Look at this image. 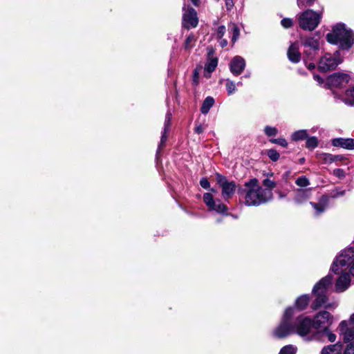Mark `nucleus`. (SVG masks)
<instances>
[{
  "label": "nucleus",
  "instance_id": "62",
  "mask_svg": "<svg viewBox=\"0 0 354 354\" xmlns=\"http://www.w3.org/2000/svg\"><path fill=\"white\" fill-rule=\"evenodd\" d=\"M206 113H207V112L203 111V115H205Z\"/></svg>",
  "mask_w": 354,
  "mask_h": 354
},
{
  "label": "nucleus",
  "instance_id": "9",
  "mask_svg": "<svg viewBox=\"0 0 354 354\" xmlns=\"http://www.w3.org/2000/svg\"><path fill=\"white\" fill-rule=\"evenodd\" d=\"M302 46L305 48L304 55L311 59L317 55L320 48V41L316 37H306L301 39Z\"/></svg>",
  "mask_w": 354,
  "mask_h": 354
},
{
  "label": "nucleus",
  "instance_id": "33",
  "mask_svg": "<svg viewBox=\"0 0 354 354\" xmlns=\"http://www.w3.org/2000/svg\"><path fill=\"white\" fill-rule=\"evenodd\" d=\"M266 153L268 156V158L273 162L277 161L280 158L279 153L274 149H270L266 150Z\"/></svg>",
  "mask_w": 354,
  "mask_h": 354
},
{
  "label": "nucleus",
  "instance_id": "60",
  "mask_svg": "<svg viewBox=\"0 0 354 354\" xmlns=\"http://www.w3.org/2000/svg\"><path fill=\"white\" fill-rule=\"evenodd\" d=\"M220 178V176H218V183H219L221 182V179L219 178Z\"/></svg>",
  "mask_w": 354,
  "mask_h": 354
},
{
  "label": "nucleus",
  "instance_id": "48",
  "mask_svg": "<svg viewBox=\"0 0 354 354\" xmlns=\"http://www.w3.org/2000/svg\"><path fill=\"white\" fill-rule=\"evenodd\" d=\"M345 157L342 155H333V161L335 162H342L345 160Z\"/></svg>",
  "mask_w": 354,
  "mask_h": 354
},
{
  "label": "nucleus",
  "instance_id": "7",
  "mask_svg": "<svg viewBox=\"0 0 354 354\" xmlns=\"http://www.w3.org/2000/svg\"><path fill=\"white\" fill-rule=\"evenodd\" d=\"M321 17L322 12H317L308 9L299 15V27L305 30H313L318 26Z\"/></svg>",
  "mask_w": 354,
  "mask_h": 354
},
{
  "label": "nucleus",
  "instance_id": "58",
  "mask_svg": "<svg viewBox=\"0 0 354 354\" xmlns=\"http://www.w3.org/2000/svg\"><path fill=\"white\" fill-rule=\"evenodd\" d=\"M227 41L225 39H223V48L227 46Z\"/></svg>",
  "mask_w": 354,
  "mask_h": 354
},
{
  "label": "nucleus",
  "instance_id": "16",
  "mask_svg": "<svg viewBox=\"0 0 354 354\" xmlns=\"http://www.w3.org/2000/svg\"><path fill=\"white\" fill-rule=\"evenodd\" d=\"M311 339H313V340H317L322 342H334L336 340V335L333 333L332 331H330V330L328 327L323 329L317 330L312 335Z\"/></svg>",
  "mask_w": 354,
  "mask_h": 354
},
{
  "label": "nucleus",
  "instance_id": "15",
  "mask_svg": "<svg viewBox=\"0 0 354 354\" xmlns=\"http://www.w3.org/2000/svg\"><path fill=\"white\" fill-rule=\"evenodd\" d=\"M203 201L209 212L212 214L221 213V201L218 198H215L212 193L204 194Z\"/></svg>",
  "mask_w": 354,
  "mask_h": 354
},
{
  "label": "nucleus",
  "instance_id": "22",
  "mask_svg": "<svg viewBox=\"0 0 354 354\" xmlns=\"http://www.w3.org/2000/svg\"><path fill=\"white\" fill-rule=\"evenodd\" d=\"M333 146L342 147L347 150H354V139L337 138L331 141Z\"/></svg>",
  "mask_w": 354,
  "mask_h": 354
},
{
  "label": "nucleus",
  "instance_id": "14",
  "mask_svg": "<svg viewBox=\"0 0 354 354\" xmlns=\"http://www.w3.org/2000/svg\"><path fill=\"white\" fill-rule=\"evenodd\" d=\"M207 50V60L203 68V75L209 78L211 76V73L216 69L218 63V59L214 55V50L213 48H208Z\"/></svg>",
  "mask_w": 354,
  "mask_h": 354
},
{
  "label": "nucleus",
  "instance_id": "39",
  "mask_svg": "<svg viewBox=\"0 0 354 354\" xmlns=\"http://www.w3.org/2000/svg\"><path fill=\"white\" fill-rule=\"evenodd\" d=\"M310 205L315 209V213L317 215L323 213L326 209V207H324L322 205L319 204V203H316L310 202Z\"/></svg>",
  "mask_w": 354,
  "mask_h": 354
},
{
  "label": "nucleus",
  "instance_id": "55",
  "mask_svg": "<svg viewBox=\"0 0 354 354\" xmlns=\"http://www.w3.org/2000/svg\"><path fill=\"white\" fill-rule=\"evenodd\" d=\"M226 210H227V207L225 205H223V210H222L223 216L224 215H227V214L225 213Z\"/></svg>",
  "mask_w": 354,
  "mask_h": 354
},
{
  "label": "nucleus",
  "instance_id": "19",
  "mask_svg": "<svg viewBox=\"0 0 354 354\" xmlns=\"http://www.w3.org/2000/svg\"><path fill=\"white\" fill-rule=\"evenodd\" d=\"M335 283V290L338 292L345 291L350 286L351 275L348 272H342Z\"/></svg>",
  "mask_w": 354,
  "mask_h": 354
},
{
  "label": "nucleus",
  "instance_id": "42",
  "mask_svg": "<svg viewBox=\"0 0 354 354\" xmlns=\"http://www.w3.org/2000/svg\"><path fill=\"white\" fill-rule=\"evenodd\" d=\"M333 174L339 179H343L346 176V173L344 170L340 168L334 169L333 171Z\"/></svg>",
  "mask_w": 354,
  "mask_h": 354
},
{
  "label": "nucleus",
  "instance_id": "26",
  "mask_svg": "<svg viewBox=\"0 0 354 354\" xmlns=\"http://www.w3.org/2000/svg\"><path fill=\"white\" fill-rule=\"evenodd\" d=\"M308 136V133L307 130L301 129L292 133L291 135V139L293 141H299L306 139Z\"/></svg>",
  "mask_w": 354,
  "mask_h": 354
},
{
  "label": "nucleus",
  "instance_id": "53",
  "mask_svg": "<svg viewBox=\"0 0 354 354\" xmlns=\"http://www.w3.org/2000/svg\"><path fill=\"white\" fill-rule=\"evenodd\" d=\"M192 1V3L195 6H198L199 4H200V0H191Z\"/></svg>",
  "mask_w": 354,
  "mask_h": 354
},
{
  "label": "nucleus",
  "instance_id": "3",
  "mask_svg": "<svg viewBox=\"0 0 354 354\" xmlns=\"http://www.w3.org/2000/svg\"><path fill=\"white\" fill-rule=\"evenodd\" d=\"M326 40L333 44H338L342 49H349L354 43V34L346 28L344 24H337L331 32L326 35Z\"/></svg>",
  "mask_w": 354,
  "mask_h": 354
},
{
  "label": "nucleus",
  "instance_id": "38",
  "mask_svg": "<svg viewBox=\"0 0 354 354\" xmlns=\"http://www.w3.org/2000/svg\"><path fill=\"white\" fill-rule=\"evenodd\" d=\"M262 184L264 187H266L264 189H268L271 191L276 187V183L268 178L263 180Z\"/></svg>",
  "mask_w": 354,
  "mask_h": 354
},
{
  "label": "nucleus",
  "instance_id": "35",
  "mask_svg": "<svg viewBox=\"0 0 354 354\" xmlns=\"http://www.w3.org/2000/svg\"><path fill=\"white\" fill-rule=\"evenodd\" d=\"M264 133L268 136V137H273V136H275L277 135L279 131L278 129L274 127H271V126H269V125H267L264 128Z\"/></svg>",
  "mask_w": 354,
  "mask_h": 354
},
{
  "label": "nucleus",
  "instance_id": "52",
  "mask_svg": "<svg viewBox=\"0 0 354 354\" xmlns=\"http://www.w3.org/2000/svg\"><path fill=\"white\" fill-rule=\"evenodd\" d=\"M313 78L315 81H317L319 84L324 82L323 79L318 75H315Z\"/></svg>",
  "mask_w": 354,
  "mask_h": 354
},
{
  "label": "nucleus",
  "instance_id": "2",
  "mask_svg": "<svg viewBox=\"0 0 354 354\" xmlns=\"http://www.w3.org/2000/svg\"><path fill=\"white\" fill-rule=\"evenodd\" d=\"M333 278L327 275L319 280L313 287L312 295L314 297L310 308L316 310L322 307L334 309L337 306V302H329L328 295L332 288Z\"/></svg>",
  "mask_w": 354,
  "mask_h": 354
},
{
  "label": "nucleus",
  "instance_id": "5",
  "mask_svg": "<svg viewBox=\"0 0 354 354\" xmlns=\"http://www.w3.org/2000/svg\"><path fill=\"white\" fill-rule=\"evenodd\" d=\"M295 317V310L286 308L283 312L281 320L274 329L272 334L278 339H283L294 333L292 320Z\"/></svg>",
  "mask_w": 354,
  "mask_h": 354
},
{
  "label": "nucleus",
  "instance_id": "47",
  "mask_svg": "<svg viewBox=\"0 0 354 354\" xmlns=\"http://www.w3.org/2000/svg\"><path fill=\"white\" fill-rule=\"evenodd\" d=\"M200 185L204 189H208L209 187V183L206 178H203L200 180Z\"/></svg>",
  "mask_w": 354,
  "mask_h": 354
},
{
  "label": "nucleus",
  "instance_id": "59",
  "mask_svg": "<svg viewBox=\"0 0 354 354\" xmlns=\"http://www.w3.org/2000/svg\"><path fill=\"white\" fill-rule=\"evenodd\" d=\"M221 27H218V33H220V32H221Z\"/></svg>",
  "mask_w": 354,
  "mask_h": 354
},
{
  "label": "nucleus",
  "instance_id": "49",
  "mask_svg": "<svg viewBox=\"0 0 354 354\" xmlns=\"http://www.w3.org/2000/svg\"><path fill=\"white\" fill-rule=\"evenodd\" d=\"M343 354H354V345L351 344L347 346Z\"/></svg>",
  "mask_w": 354,
  "mask_h": 354
},
{
  "label": "nucleus",
  "instance_id": "1",
  "mask_svg": "<svg viewBox=\"0 0 354 354\" xmlns=\"http://www.w3.org/2000/svg\"><path fill=\"white\" fill-rule=\"evenodd\" d=\"M244 186L245 188L239 194L247 206H259L273 198L272 191L261 187L257 178L250 179Z\"/></svg>",
  "mask_w": 354,
  "mask_h": 354
},
{
  "label": "nucleus",
  "instance_id": "40",
  "mask_svg": "<svg viewBox=\"0 0 354 354\" xmlns=\"http://www.w3.org/2000/svg\"><path fill=\"white\" fill-rule=\"evenodd\" d=\"M225 87L229 95L234 93L236 90V86L234 83L229 80H227Z\"/></svg>",
  "mask_w": 354,
  "mask_h": 354
},
{
  "label": "nucleus",
  "instance_id": "11",
  "mask_svg": "<svg viewBox=\"0 0 354 354\" xmlns=\"http://www.w3.org/2000/svg\"><path fill=\"white\" fill-rule=\"evenodd\" d=\"M337 330L344 341L349 342L354 339V313L351 315L348 321H342Z\"/></svg>",
  "mask_w": 354,
  "mask_h": 354
},
{
  "label": "nucleus",
  "instance_id": "8",
  "mask_svg": "<svg viewBox=\"0 0 354 354\" xmlns=\"http://www.w3.org/2000/svg\"><path fill=\"white\" fill-rule=\"evenodd\" d=\"M342 61L343 59L338 51L333 54L327 53L319 59L318 68L321 71L327 72L335 69Z\"/></svg>",
  "mask_w": 354,
  "mask_h": 354
},
{
  "label": "nucleus",
  "instance_id": "37",
  "mask_svg": "<svg viewBox=\"0 0 354 354\" xmlns=\"http://www.w3.org/2000/svg\"><path fill=\"white\" fill-rule=\"evenodd\" d=\"M270 142L272 144H276L283 147H287L288 146V142L285 138H271L270 139Z\"/></svg>",
  "mask_w": 354,
  "mask_h": 354
},
{
  "label": "nucleus",
  "instance_id": "31",
  "mask_svg": "<svg viewBox=\"0 0 354 354\" xmlns=\"http://www.w3.org/2000/svg\"><path fill=\"white\" fill-rule=\"evenodd\" d=\"M203 71V66L202 64H198L194 71L193 82L196 85L199 83V77L201 72Z\"/></svg>",
  "mask_w": 354,
  "mask_h": 354
},
{
  "label": "nucleus",
  "instance_id": "51",
  "mask_svg": "<svg viewBox=\"0 0 354 354\" xmlns=\"http://www.w3.org/2000/svg\"><path fill=\"white\" fill-rule=\"evenodd\" d=\"M225 6L228 10H230L231 8L234 6L233 0H225Z\"/></svg>",
  "mask_w": 354,
  "mask_h": 354
},
{
  "label": "nucleus",
  "instance_id": "57",
  "mask_svg": "<svg viewBox=\"0 0 354 354\" xmlns=\"http://www.w3.org/2000/svg\"><path fill=\"white\" fill-rule=\"evenodd\" d=\"M290 174V171H286V172L284 174L283 177H284L285 178H288L289 177Z\"/></svg>",
  "mask_w": 354,
  "mask_h": 354
},
{
  "label": "nucleus",
  "instance_id": "43",
  "mask_svg": "<svg viewBox=\"0 0 354 354\" xmlns=\"http://www.w3.org/2000/svg\"><path fill=\"white\" fill-rule=\"evenodd\" d=\"M346 193V191L344 190V189H341L340 188H335L334 190H333L332 192V195H331V197L332 198H338L339 196H342L345 194Z\"/></svg>",
  "mask_w": 354,
  "mask_h": 354
},
{
  "label": "nucleus",
  "instance_id": "6",
  "mask_svg": "<svg viewBox=\"0 0 354 354\" xmlns=\"http://www.w3.org/2000/svg\"><path fill=\"white\" fill-rule=\"evenodd\" d=\"M292 323L295 334H297L306 340L313 339H311L312 335L314 334L312 332V328H314L313 319L308 316L300 315L293 318Z\"/></svg>",
  "mask_w": 354,
  "mask_h": 354
},
{
  "label": "nucleus",
  "instance_id": "12",
  "mask_svg": "<svg viewBox=\"0 0 354 354\" xmlns=\"http://www.w3.org/2000/svg\"><path fill=\"white\" fill-rule=\"evenodd\" d=\"M314 328L320 330L328 328L333 322V315L328 311L322 310L317 313L313 319Z\"/></svg>",
  "mask_w": 354,
  "mask_h": 354
},
{
  "label": "nucleus",
  "instance_id": "24",
  "mask_svg": "<svg viewBox=\"0 0 354 354\" xmlns=\"http://www.w3.org/2000/svg\"><path fill=\"white\" fill-rule=\"evenodd\" d=\"M288 57L293 63H298L301 59L299 46L296 43L292 44L288 50Z\"/></svg>",
  "mask_w": 354,
  "mask_h": 354
},
{
  "label": "nucleus",
  "instance_id": "29",
  "mask_svg": "<svg viewBox=\"0 0 354 354\" xmlns=\"http://www.w3.org/2000/svg\"><path fill=\"white\" fill-rule=\"evenodd\" d=\"M319 145V140L315 136H310L306 138V147L310 151L314 150Z\"/></svg>",
  "mask_w": 354,
  "mask_h": 354
},
{
  "label": "nucleus",
  "instance_id": "41",
  "mask_svg": "<svg viewBox=\"0 0 354 354\" xmlns=\"http://www.w3.org/2000/svg\"><path fill=\"white\" fill-rule=\"evenodd\" d=\"M315 0H297V5L300 8L310 6Z\"/></svg>",
  "mask_w": 354,
  "mask_h": 354
},
{
  "label": "nucleus",
  "instance_id": "20",
  "mask_svg": "<svg viewBox=\"0 0 354 354\" xmlns=\"http://www.w3.org/2000/svg\"><path fill=\"white\" fill-rule=\"evenodd\" d=\"M171 120V114L170 113H167V115L165 116L164 129H163V131L162 132L160 142L158 145L157 153H158L161 151V149L165 146V144L167 140L168 133L170 130Z\"/></svg>",
  "mask_w": 354,
  "mask_h": 354
},
{
  "label": "nucleus",
  "instance_id": "36",
  "mask_svg": "<svg viewBox=\"0 0 354 354\" xmlns=\"http://www.w3.org/2000/svg\"><path fill=\"white\" fill-rule=\"evenodd\" d=\"M295 183L300 187H306L310 185V181L307 177L302 176L295 180Z\"/></svg>",
  "mask_w": 354,
  "mask_h": 354
},
{
  "label": "nucleus",
  "instance_id": "17",
  "mask_svg": "<svg viewBox=\"0 0 354 354\" xmlns=\"http://www.w3.org/2000/svg\"><path fill=\"white\" fill-rule=\"evenodd\" d=\"M310 301V296L308 294H304L299 296L295 301L294 306H288V308H292L295 310V317L297 312L305 310L309 305Z\"/></svg>",
  "mask_w": 354,
  "mask_h": 354
},
{
  "label": "nucleus",
  "instance_id": "30",
  "mask_svg": "<svg viewBox=\"0 0 354 354\" xmlns=\"http://www.w3.org/2000/svg\"><path fill=\"white\" fill-rule=\"evenodd\" d=\"M196 37L193 34H190L185 41L184 48L185 50H190L194 46Z\"/></svg>",
  "mask_w": 354,
  "mask_h": 354
},
{
  "label": "nucleus",
  "instance_id": "25",
  "mask_svg": "<svg viewBox=\"0 0 354 354\" xmlns=\"http://www.w3.org/2000/svg\"><path fill=\"white\" fill-rule=\"evenodd\" d=\"M342 348L340 344H335L324 346L321 354H342Z\"/></svg>",
  "mask_w": 354,
  "mask_h": 354
},
{
  "label": "nucleus",
  "instance_id": "23",
  "mask_svg": "<svg viewBox=\"0 0 354 354\" xmlns=\"http://www.w3.org/2000/svg\"><path fill=\"white\" fill-rule=\"evenodd\" d=\"M236 189V185L234 181H230L223 176V198L232 196L234 194Z\"/></svg>",
  "mask_w": 354,
  "mask_h": 354
},
{
  "label": "nucleus",
  "instance_id": "4",
  "mask_svg": "<svg viewBox=\"0 0 354 354\" xmlns=\"http://www.w3.org/2000/svg\"><path fill=\"white\" fill-rule=\"evenodd\" d=\"M331 270L335 274L346 272L354 276V248L343 250L333 261Z\"/></svg>",
  "mask_w": 354,
  "mask_h": 354
},
{
  "label": "nucleus",
  "instance_id": "44",
  "mask_svg": "<svg viewBox=\"0 0 354 354\" xmlns=\"http://www.w3.org/2000/svg\"><path fill=\"white\" fill-rule=\"evenodd\" d=\"M232 31H233V35H232V41L234 44L239 38V29L236 26L233 24L232 25Z\"/></svg>",
  "mask_w": 354,
  "mask_h": 354
},
{
  "label": "nucleus",
  "instance_id": "27",
  "mask_svg": "<svg viewBox=\"0 0 354 354\" xmlns=\"http://www.w3.org/2000/svg\"><path fill=\"white\" fill-rule=\"evenodd\" d=\"M316 158L322 161L323 164L330 165L333 162V154L328 153H317Z\"/></svg>",
  "mask_w": 354,
  "mask_h": 354
},
{
  "label": "nucleus",
  "instance_id": "45",
  "mask_svg": "<svg viewBox=\"0 0 354 354\" xmlns=\"http://www.w3.org/2000/svg\"><path fill=\"white\" fill-rule=\"evenodd\" d=\"M281 24L283 27L288 28L292 26V20L290 18H285L281 20Z\"/></svg>",
  "mask_w": 354,
  "mask_h": 354
},
{
  "label": "nucleus",
  "instance_id": "56",
  "mask_svg": "<svg viewBox=\"0 0 354 354\" xmlns=\"http://www.w3.org/2000/svg\"><path fill=\"white\" fill-rule=\"evenodd\" d=\"M315 64H313V63L309 64L308 66V68L309 69H313V68H315Z\"/></svg>",
  "mask_w": 354,
  "mask_h": 354
},
{
  "label": "nucleus",
  "instance_id": "50",
  "mask_svg": "<svg viewBox=\"0 0 354 354\" xmlns=\"http://www.w3.org/2000/svg\"><path fill=\"white\" fill-rule=\"evenodd\" d=\"M205 129V127L202 124H199V125H197L196 127H195V132L197 133H201L203 132Z\"/></svg>",
  "mask_w": 354,
  "mask_h": 354
},
{
  "label": "nucleus",
  "instance_id": "32",
  "mask_svg": "<svg viewBox=\"0 0 354 354\" xmlns=\"http://www.w3.org/2000/svg\"><path fill=\"white\" fill-rule=\"evenodd\" d=\"M214 99L212 97H207L203 102L201 111H209L214 105Z\"/></svg>",
  "mask_w": 354,
  "mask_h": 354
},
{
  "label": "nucleus",
  "instance_id": "18",
  "mask_svg": "<svg viewBox=\"0 0 354 354\" xmlns=\"http://www.w3.org/2000/svg\"><path fill=\"white\" fill-rule=\"evenodd\" d=\"M245 66V59L241 56H235L230 63V69L234 75H240Z\"/></svg>",
  "mask_w": 354,
  "mask_h": 354
},
{
  "label": "nucleus",
  "instance_id": "21",
  "mask_svg": "<svg viewBox=\"0 0 354 354\" xmlns=\"http://www.w3.org/2000/svg\"><path fill=\"white\" fill-rule=\"evenodd\" d=\"M312 190V188L297 189L295 191V202L301 204L307 201L311 197Z\"/></svg>",
  "mask_w": 354,
  "mask_h": 354
},
{
  "label": "nucleus",
  "instance_id": "54",
  "mask_svg": "<svg viewBox=\"0 0 354 354\" xmlns=\"http://www.w3.org/2000/svg\"><path fill=\"white\" fill-rule=\"evenodd\" d=\"M278 194H279V197L280 198H285V197L286 196V194H283V193H282V192H278Z\"/></svg>",
  "mask_w": 354,
  "mask_h": 354
},
{
  "label": "nucleus",
  "instance_id": "46",
  "mask_svg": "<svg viewBox=\"0 0 354 354\" xmlns=\"http://www.w3.org/2000/svg\"><path fill=\"white\" fill-rule=\"evenodd\" d=\"M328 202H329V198L328 196L326 195H323L322 196V197L319 198V203L322 205L324 207H325L326 208L328 204Z\"/></svg>",
  "mask_w": 354,
  "mask_h": 354
},
{
  "label": "nucleus",
  "instance_id": "13",
  "mask_svg": "<svg viewBox=\"0 0 354 354\" xmlns=\"http://www.w3.org/2000/svg\"><path fill=\"white\" fill-rule=\"evenodd\" d=\"M198 19L196 11L192 8L184 10L183 15V26L187 29L195 28L198 26Z\"/></svg>",
  "mask_w": 354,
  "mask_h": 354
},
{
  "label": "nucleus",
  "instance_id": "34",
  "mask_svg": "<svg viewBox=\"0 0 354 354\" xmlns=\"http://www.w3.org/2000/svg\"><path fill=\"white\" fill-rule=\"evenodd\" d=\"M297 351L296 346L293 345H287L283 346L279 354H295Z\"/></svg>",
  "mask_w": 354,
  "mask_h": 354
},
{
  "label": "nucleus",
  "instance_id": "28",
  "mask_svg": "<svg viewBox=\"0 0 354 354\" xmlns=\"http://www.w3.org/2000/svg\"><path fill=\"white\" fill-rule=\"evenodd\" d=\"M344 102L346 104L354 106V86L346 90Z\"/></svg>",
  "mask_w": 354,
  "mask_h": 354
},
{
  "label": "nucleus",
  "instance_id": "10",
  "mask_svg": "<svg viewBox=\"0 0 354 354\" xmlns=\"http://www.w3.org/2000/svg\"><path fill=\"white\" fill-rule=\"evenodd\" d=\"M351 80L350 75L344 73H334L326 79V84L331 88L346 86Z\"/></svg>",
  "mask_w": 354,
  "mask_h": 354
},
{
  "label": "nucleus",
  "instance_id": "61",
  "mask_svg": "<svg viewBox=\"0 0 354 354\" xmlns=\"http://www.w3.org/2000/svg\"><path fill=\"white\" fill-rule=\"evenodd\" d=\"M304 162V158L300 159V162Z\"/></svg>",
  "mask_w": 354,
  "mask_h": 354
}]
</instances>
